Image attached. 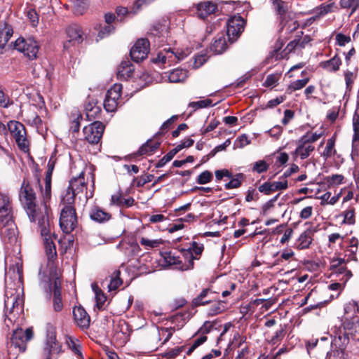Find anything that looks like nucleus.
<instances>
[{
    "label": "nucleus",
    "instance_id": "1",
    "mask_svg": "<svg viewBox=\"0 0 359 359\" xmlns=\"http://www.w3.org/2000/svg\"><path fill=\"white\" fill-rule=\"evenodd\" d=\"M20 198L25 204V208L29 219L32 222L37 221L39 231L43 238L48 259H54L57 256L56 247L54 243V240L57 239V236L54 233L53 226L49 216V210L46 205V202L48 200L45 201L43 198V203L40 206H36L35 203V193L32 187L25 182L20 189Z\"/></svg>",
    "mask_w": 359,
    "mask_h": 359
},
{
    "label": "nucleus",
    "instance_id": "2",
    "mask_svg": "<svg viewBox=\"0 0 359 359\" xmlns=\"http://www.w3.org/2000/svg\"><path fill=\"white\" fill-rule=\"evenodd\" d=\"M359 305L355 301H350L344 305L341 317V327H335L334 339L332 341L331 353H327L329 359H344V350L349 343L350 336L359 334Z\"/></svg>",
    "mask_w": 359,
    "mask_h": 359
},
{
    "label": "nucleus",
    "instance_id": "3",
    "mask_svg": "<svg viewBox=\"0 0 359 359\" xmlns=\"http://www.w3.org/2000/svg\"><path fill=\"white\" fill-rule=\"evenodd\" d=\"M148 37L158 46H170V39L168 36V25L165 20L163 23L155 22L151 27ZM191 53L189 48L185 50L165 47L158 51L156 56L153 58V62L165 66H171L184 60Z\"/></svg>",
    "mask_w": 359,
    "mask_h": 359
},
{
    "label": "nucleus",
    "instance_id": "4",
    "mask_svg": "<svg viewBox=\"0 0 359 359\" xmlns=\"http://www.w3.org/2000/svg\"><path fill=\"white\" fill-rule=\"evenodd\" d=\"M0 233L9 238L15 236V225L13 220L12 206L9 197L0 192Z\"/></svg>",
    "mask_w": 359,
    "mask_h": 359
},
{
    "label": "nucleus",
    "instance_id": "5",
    "mask_svg": "<svg viewBox=\"0 0 359 359\" xmlns=\"http://www.w3.org/2000/svg\"><path fill=\"white\" fill-rule=\"evenodd\" d=\"M23 290L20 286L12 287L6 286L5 291L4 307L6 316L20 313L23 307Z\"/></svg>",
    "mask_w": 359,
    "mask_h": 359
},
{
    "label": "nucleus",
    "instance_id": "6",
    "mask_svg": "<svg viewBox=\"0 0 359 359\" xmlns=\"http://www.w3.org/2000/svg\"><path fill=\"white\" fill-rule=\"evenodd\" d=\"M43 287L47 292H53V308L54 311L60 312L63 309V302L61 297V281L56 273L50 274L48 281L43 282Z\"/></svg>",
    "mask_w": 359,
    "mask_h": 359
},
{
    "label": "nucleus",
    "instance_id": "7",
    "mask_svg": "<svg viewBox=\"0 0 359 359\" xmlns=\"http://www.w3.org/2000/svg\"><path fill=\"white\" fill-rule=\"evenodd\" d=\"M182 255L181 258L176 252L169 251L165 252L163 255L165 263L168 266H174L175 269L181 271H187L192 269L191 253L189 250H182L180 252Z\"/></svg>",
    "mask_w": 359,
    "mask_h": 359
},
{
    "label": "nucleus",
    "instance_id": "8",
    "mask_svg": "<svg viewBox=\"0 0 359 359\" xmlns=\"http://www.w3.org/2000/svg\"><path fill=\"white\" fill-rule=\"evenodd\" d=\"M8 130L20 149L23 151H29V142L26 137L25 128L23 124L16 121H10L8 124Z\"/></svg>",
    "mask_w": 359,
    "mask_h": 359
},
{
    "label": "nucleus",
    "instance_id": "9",
    "mask_svg": "<svg viewBox=\"0 0 359 359\" xmlns=\"http://www.w3.org/2000/svg\"><path fill=\"white\" fill-rule=\"evenodd\" d=\"M14 48L24 54L29 60L36 58L39 45L38 42L32 37L25 39L19 37L13 44Z\"/></svg>",
    "mask_w": 359,
    "mask_h": 359
},
{
    "label": "nucleus",
    "instance_id": "10",
    "mask_svg": "<svg viewBox=\"0 0 359 359\" xmlns=\"http://www.w3.org/2000/svg\"><path fill=\"white\" fill-rule=\"evenodd\" d=\"M245 25L244 19L240 15L231 17L226 22V34L229 41L234 42L243 32Z\"/></svg>",
    "mask_w": 359,
    "mask_h": 359
},
{
    "label": "nucleus",
    "instance_id": "11",
    "mask_svg": "<svg viewBox=\"0 0 359 359\" xmlns=\"http://www.w3.org/2000/svg\"><path fill=\"white\" fill-rule=\"evenodd\" d=\"M77 217L75 208H62L60 217V226L65 233H71L76 226Z\"/></svg>",
    "mask_w": 359,
    "mask_h": 359
},
{
    "label": "nucleus",
    "instance_id": "12",
    "mask_svg": "<svg viewBox=\"0 0 359 359\" xmlns=\"http://www.w3.org/2000/svg\"><path fill=\"white\" fill-rule=\"evenodd\" d=\"M122 86L115 83L106 93L104 100V107L108 112H114L116 110L121 98Z\"/></svg>",
    "mask_w": 359,
    "mask_h": 359
},
{
    "label": "nucleus",
    "instance_id": "13",
    "mask_svg": "<svg viewBox=\"0 0 359 359\" xmlns=\"http://www.w3.org/2000/svg\"><path fill=\"white\" fill-rule=\"evenodd\" d=\"M32 337L33 332L31 328H27L25 331L22 328H18L13 333L10 348L14 346L15 348H18L20 352H24L26 349V342L29 341Z\"/></svg>",
    "mask_w": 359,
    "mask_h": 359
},
{
    "label": "nucleus",
    "instance_id": "14",
    "mask_svg": "<svg viewBox=\"0 0 359 359\" xmlns=\"http://www.w3.org/2000/svg\"><path fill=\"white\" fill-rule=\"evenodd\" d=\"M104 126L100 121H95L83 129L84 138L90 144H97L100 140Z\"/></svg>",
    "mask_w": 359,
    "mask_h": 359
},
{
    "label": "nucleus",
    "instance_id": "15",
    "mask_svg": "<svg viewBox=\"0 0 359 359\" xmlns=\"http://www.w3.org/2000/svg\"><path fill=\"white\" fill-rule=\"evenodd\" d=\"M149 53V41L147 39H138L130 49L131 59L140 62L147 58Z\"/></svg>",
    "mask_w": 359,
    "mask_h": 359
},
{
    "label": "nucleus",
    "instance_id": "16",
    "mask_svg": "<svg viewBox=\"0 0 359 359\" xmlns=\"http://www.w3.org/2000/svg\"><path fill=\"white\" fill-rule=\"evenodd\" d=\"M347 261L344 258L334 257L330 261V269L333 273L341 276L340 280L346 283L352 276L351 271L346 267Z\"/></svg>",
    "mask_w": 359,
    "mask_h": 359
},
{
    "label": "nucleus",
    "instance_id": "17",
    "mask_svg": "<svg viewBox=\"0 0 359 359\" xmlns=\"http://www.w3.org/2000/svg\"><path fill=\"white\" fill-rule=\"evenodd\" d=\"M62 346L56 339V334L53 327H50L47 332L45 353H48V358H56V356L61 352Z\"/></svg>",
    "mask_w": 359,
    "mask_h": 359
},
{
    "label": "nucleus",
    "instance_id": "18",
    "mask_svg": "<svg viewBox=\"0 0 359 359\" xmlns=\"http://www.w3.org/2000/svg\"><path fill=\"white\" fill-rule=\"evenodd\" d=\"M68 40L64 43V48L69 49L70 46L80 44L84 39L83 32L80 25H72L67 29Z\"/></svg>",
    "mask_w": 359,
    "mask_h": 359
},
{
    "label": "nucleus",
    "instance_id": "19",
    "mask_svg": "<svg viewBox=\"0 0 359 359\" xmlns=\"http://www.w3.org/2000/svg\"><path fill=\"white\" fill-rule=\"evenodd\" d=\"M288 188L287 180L279 177L278 181L266 182L258 187L259 192L265 195H270L272 192L283 191Z\"/></svg>",
    "mask_w": 359,
    "mask_h": 359
},
{
    "label": "nucleus",
    "instance_id": "20",
    "mask_svg": "<svg viewBox=\"0 0 359 359\" xmlns=\"http://www.w3.org/2000/svg\"><path fill=\"white\" fill-rule=\"evenodd\" d=\"M54 167H55V161L50 158L47 165V171L46 172L44 187H43L40 184L39 179L37 180L40 189H41L42 197H43L45 201L49 200L51 196V179H52V174H53V171L54 170Z\"/></svg>",
    "mask_w": 359,
    "mask_h": 359
},
{
    "label": "nucleus",
    "instance_id": "21",
    "mask_svg": "<svg viewBox=\"0 0 359 359\" xmlns=\"http://www.w3.org/2000/svg\"><path fill=\"white\" fill-rule=\"evenodd\" d=\"M13 34V27L5 21H0V54Z\"/></svg>",
    "mask_w": 359,
    "mask_h": 359
},
{
    "label": "nucleus",
    "instance_id": "22",
    "mask_svg": "<svg viewBox=\"0 0 359 359\" xmlns=\"http://www.w3.org/2000/svg\"><path fill=\"white\" fill-rule=\"evenodd\" d=\"M314 146L308 142L306 139L301 137L297 142V147L294 151V154L299 156L301 159L308 158L314 151Z\"/></svg>",
    "mask_w": 359,
    "mask_h": 359
},
{
    "label": "nucleus",
    "instance_id": "23",
    "mask_svg": "<svg viewBox=\"0 0 359 359\" xmlns=\"http://www.w3.org/2000/svg\"><path fill=\"white\" fill-rule=\"evenodd\" d=\"M73 315L77 325L81 327H88L90 323V317L82 307H75Z\"/></svg>",
    "mask_w": 359,
    "mask_h": 359
},
{
    "label": "nucleus",
    "instance_id": "24",
    "mask_svg": "<svg viewBox=\"0 0 359 359\" xmlns=\"http://www.w3.org/2000/svg\"><path fill=\"white\" fill-rule=\"evenodd\" d=\"M68 188L76 194L83 192L86 189L83 172H81L78 177H74L69 181Z\"/></svg>",
    "mask_w": 359,
    "mask_h": 359
},
{
    "label": "nucleus",
    "instance_id": "25",
    "mask_svg": "<svg viewBox=\"0 0 359 359\" xmlns=\"http://www.w3.org/2000/svg\"><path fill=\"white\" fill-rule=\"evenodd\" d=\"M135 73V67L130 61L121 63L118 69V77L121 79L128 80L131 79Z\"/></svg>",
    "mask_w": 359,
    "mask_h": 359
},
{
    "label": "nucleus",
    "instance_id": "26",
    "mask_svg": "<svg viewBox=\"0 0 359 359\" xmlns=\"http://www.w3.org/2000/svg\"><path fill=\"white\" fill-rule=\"evenodd\" d=\"M217 6L210 1L203 2L197 6V15L201 19H205L209 15L213 13Z\"/></svg>",
    "mask_w": 359,
    "mask_h": 359
},
{
    "label": "nucleus",
    "instance_id": "27",
    "mask_svg": "<svg viewBox=\"0 0 359 359\" xmlns=\"http://www.w3.org/2000/svg\"><path fill=\"white\" fill-rule=\"evenodd\" d=\"M341 65V58L335 55L330 60L320 62L319 66L328 72H335L339 69Z\"/></svg>",
    "mask_w": 359,
    "mask_h": 359
},
{
    "label": "nucleus",
    "instance_id": "28",
    "mask_svg": "<svg viewBox=\"0 0 359 359\" xmlns=\"http://www.w3.org/2000/svg\"><path fill=\"white\" fill-rule=\"evenodd\" d=\"M337 217H343L342 225L353 226L355 224V209L353 206H349L345 210L342 211Z\"/></svg>",
    "mask_w": 359,
    "mask_h": 359
},
{
    "label": "nucleus",
    "instance_id": "29",
    "mask_svg": "<svg viewBox=\"0 0 359 359\" xmlns=\"http://www.w3.org/2000/svg\"><path fill=\"white\" fill-rule=\"evenodd\" d=\"M90 217L95 222L102 223L109 220L111 215L99 207H94L90 212Z\"/></svg>",
    "mask_w": 359,
    "mask_h": 359
},
{
    "label": "nucleus",
    "instance_id": "30",
    "mask_svg": "<svg viewBox=\"0 0 359 359\" xmlns=\"http://www.w3.org/2000/svg\"><path fill=\"white\" fill-rule=\"evenodd\" d=\"M76 194L74 191L67 189L61 195V205L62 208H74V204L75 201Z\"/></svg>",
    "mask_w": 359,
    "mask_h": 359
},
{
    "label": "nucleus",
    "instance_id": "31",
    "mask_svg": "<svg viewBox=\"0 0 359 359\" xmlns=\"http://www.w3.org/2000/svg\"><path fill=\"white\" fill-rule=\"evenodd\" d=\"M160 142L153 140H149L146 143L142 144L137 151V154L142 155H151L159 147Z\"/></svg>",
    "mask_w": 359,
    "mask_h": 359
},
{
    "label": "nucleus",
    "instance_id": "32",
    "mask_svg": "<svg viewBox=\"0 0 359 359\" xmlns=\"http://www.w3.org/2000/svg\"><path fill=\"white\" fill-rule=\"evenodd\" d=\"M227 48L225 37L222 35L215 38L210 49L215 54H222Z\"/></svg>",
    "mask_w": 359,
    "mask_h": 359
},
{
    "label": "nucleus",
    "instance_id": "33",
    "mask_svg": "<svg viewBox=\"0 0 359 359\" xmlns=\"http://www.w3.org/2000/svg\"><path fill=\"white\" fill-rule=\"evenodd\" d=\"M312 234L310 230H306L299 236L296 245L299 249L308 248L312 242Z\"/></svg>",
    "mask_w": 359,
    "mask_h": 359
},
{
    "label": "nucleus",
    "instance_id": "34",
    "mask_svg": "<svg viewBox=\"0 0 359 359\" xmlns=\"http://www.w3.org/2000/svg\"><path fill=\"white\" fill-rule=\"evenodd\" d=\"M91 287L95 293L96 306L99 309H101L107 300V297L96 283H93Z\"/></svg>",
    "mask_w": 359,
    "mask_h": 359
},
{
    "label": "nucleus",
    "instance_id": "35",
    "mask_svg": "<svg viewBox=\"0 0 359 359\" xmlns=\"http://www.w3.org/2000/svg\"><path fill=\"white\" fill-rule=\"evenodd\" d=\"M121 272L118 270H115L110 276L109 283L107 285V288L109 292L115 291L122 285L123 281L120 278Z\"/></svg>",
    "mask_w": 359,
    "mask_h": 359
},
{
    "label": "nucleus",
    "instance_id": "36",
    "mask_svg": "<svg viewBox=\"0 0 359 359\" xmlns=\"http://www.w3.org/2000/svg\"><path fill=\"white\" fill-rule=\"evenodd\" d=\"M273 6V9L280 18L285 19L288 10L287 4L282 0H271Z\"/></svg>",
    "mask_w": 359,
    "mask_h": 359
},
{
    "label": "nucleus",
    "instance_id": "37",
    "mask_svg": "<svg viewBox=\"0 0 359 359\" xmlns=\"http://www.w3.org/2000/svg\"><path fill=\"white\" fill-rule=\"evenodd\" d=\"M187 76V72L182 69H176L172 70L168 75V80L171 83L182 82L185 80Z\"/></svg>",
    "mask_w": 359,
    "mask_h": 359
},
{
    "label": "nucleus",
    "instance_id": "38",
    "mask_svg": "<svg viewBox=\"0 0 359 359\" xmlns=\"http://www.w3.org/2000/svg\"><path fill=\"white\" fill-rule=\"evenodd\" d=\"M335 138L332 137L327 141L326 147L322 154V156L326 160L336 154V149H334Z\"/></svg>",
    "mask_w": 359,
    "mask_h": 359
},
{
    "label": "nucleus",
    "instance_id": "39",
    "mask_svg": "<svg viewBox=\"0 0 359 359\" xmlns=\"http://www.w3.org/2000/svg\"><path fill=\"white\" fill-rule=\"evenodd\" d=\"M212 106H214V104H212V100L210 99L191 102L189 104V107L192 109L191 113L194 112L199 109L207 108Z\"/></svg>",
    "mask_w": 359,
    "mask_h": 359
},
{
    "label": "nucleus",
    "instance_id": "40",
    "mask_svg": "<svg viewBox=\"0 0 359 359\" xmlns=\"http://www.w3.org/2000/svg\"><path fill=\"white\" fill-rule=\"evenodd\" d=\"M182 250H189L191 252L193 257L191 258L192 268L194 267V260L198 259L199 256L201 255L203 250V245L202 244H198L196 242H193L191 246L188 249H183Z\"/></svg>",
    "mask_w": 359,
    "mask_h": 359
},
{
    "label": "nucleus",
    "instance_id": "41",
    "mask_svg": "<svg viewBox=\"0 0 359 359\" xmlns=\"http://www.w3.org/2000/svg\"><path fill=\"white\" fill-rule=\"evenodd\" d=\"M74 13L76 15H83L88 8V2L87 0H74Z\"/></svg>",
    "mask_w": 359,
    "mask_h": 359
},
{
    "label": "nucleus",
    "instance_id": "42",
    "mask_svg": "<svg viewBox=\"0 0 359 359\" xmlns=\"http://www.w3.org/2000/svg\"><path fill=\"white\" fill-rule=\"evenodd\" d=\"M66 343L69 348L79 357L82 356V353L81 351V344L80 341L75 338L68 337L66 340Z\"/></svg>",
    "mask_w": 359,
    "mask_h": 359
},
{
    "label": "nucleus",
    "instance_id": "43",
    "mask_svg": "<svg viewBox=\"0 0 359 359\" xmlns=\"http://www.w3.org/2000/svg\"><path fill=\"white\" fill-rule=\"evenodd\" d=\"M344 80L346 83V88L348 91H351L354 81L357 77V74L355 72H351L350 70H346L344 72Z\"/></svg>",
    "mask_w": 359,
    "mask_h": 359
},
{
    "label": "nucleus",
    "instance_id": "44",
    "mask_svg": "<svg viewBox=\"0 0 359 359\" xmlns=\"http://www.w3.org/2000/svg\"><path fill=\"white\" fill-rule=\"evenodd\" d=\"M99 29L100 30L96 37L97 41L108 36L114 31V27L111 25H100Z\"/></svg>",
    "mask_w": 359,
    "mask_h": 359
},
{
    "label": "nucleus",
    "instance_id": "45",
    "mask_svg": "<svg viewBox=\"0 0 359 359\" xmlns=\"http://www.w3.org/2000/svg\"><path fill=\"white\" fill-rule=\"evenodd\" d=\"M269 163L264 160H260L255 162L252 165V171L257 173H263L269 168Z\"/></svg>",
    "mask_w": 359,
    "mask_h": 359
},
{
    "label": "nucleus",
    "instance_id": "46",
    "mask_svg": "<svg viewBox=\"0 0 359 359\" xmlns=\"http://www.w3.org/2000/svg\"><path fill=\"white\" fill-rule=\"evenodd\" d=\"M309 82V79H299L291 83L287 88V91L292 93L303 88Z\"/></svg>",
    "mask_w": 359,
    "mask_h": 359
},
{
    "label": "nucleus",
    "instance_id": "47",
    "mask_svg": "<svg viewBox=\"0 0 359 359\" xmlns=\"http://www.w3.org/2000/svg\"><path fill=\"white\" fill-rule=\"evenodd\" d=\"M358 248L346 246L344 250V257H346L347 262L351 261L358 262Z\"/></svg>",
    "mask_w": 359,
    "mask_h": 359
},
{
    "label": "nucleus",
    "instance_id": "48",
    "mask_svg": "<svg viewBox=\"0 0 359 359\" xmlns=\"http://www.w3.org/2000/svg\"><path fill=\"white\" fill-rule=\"evenodd\" d=\"M280 77V75L279 74H269V76H267L264 83V86L270 88L275 87L278 84Z\"/></svg>",
    "mask_w": 359,
    "mask_h": 359
},
{
    "label": "nucleus",
    "instance_id": "49",
    "mask_svg": "<svg viewBox=\"0 0 359 359\" xmlns=\"http://www.w3.org/2000/svg\"><path fill=\"white\" fill-rule=\"evenodd\" d=\"M209 292H210V290H208V289L203 290L202 292L200 293V294L197 297L194 299L193 304L196 306H198L200 305H204L205 304H208L209 302V301L204 300V299L207 297Z\"/></svg>",
    "mask_w": 359,
    "mask_h": 359
},
{
    "label": "nucleus",
    "instance_id": "50",
    "mask_svg": "<svg viewBox=\"0 0 359 359\" xmlns=\"http://www.w3.org/2000/svg\"><path fill=\"white\" fill-rule=\"evenodd\" d=\"M334 4V3H329L327 4H321L320 6L317 7L316 8L317 17L325 15L331 12Z\"/></svg>",
    "mask_w": 359,
    "mask_h": 359
},
{
    "label": "nucleus",
    "instance_id": "51",
    "mask_svg": "<svg viewBox=\"0 0 359 359\" xmlns=\"http://www.w3.org/2000/svg\"><path fill=\"white\" fill-rule=\"evenodd\" d=\"M207 61V55L205 54H199L195 55L192 64L190 66L194 69H198L201 67Z\"/></svg>",
    "mask_w": 359,
    "mask_h": 359
},
{
    "label": "nucleus",
    "instance_id": "52",
    "mask_svg": "<svg viewBox=\"0 0 359 359\" xmlns=\"http://www.w3.org/2000/svg\"><path fill=\"white\" fill-rule=\"evenodd\" d=\"M212 179V172L208 170H205L198 175L196 182L199 184H205L210 182Z\"/></svg>",
    "mask_w": 359,
    "mask_h": 359
},
{
    "label": "nucleus",
    "instance_id": "53",
    "mask_svg": "<svg viewBox=\"0 0 359 359\" xmlns=\"http://www.w3.org/2000/svg\"><path fill=\"white\" fill-rule=\"evenodd\" d=\"M344 177L340 174L332 175L327 177V182L331 186H338L344 183Z\"/></svg>",
    "mask_w": 359,
    "mask_h": 359
},
{
    "label": "nucleus",
    "instance_id": "54",
    "mask_svg": "<svg viewBox=\"0 0 359 359\" xmlns=\"http://www.w3.org/2000/svg\"><path fill=\"white\" fill-rule=\"evenodd\" d=\"M141 245L145 246L147 249L154 248L158 247L161 243V240H150L147 238H142L140 239Z\"/></svg>",
    "mask_w": 359,
    "mask_h": 359
},
{
    "label": "nucleus",
    "instance_id": "55",
    "mask_svg": "<svg viewBox=\"0 0 359 359\" xmlns=\"http://www.w3.org/2000/svg\"><path fill=\"white\" fill-rule=\"evenodd\" d=\"M123 194L121 191H117L111 196V201L109 205L111 206L115 205L118 207H122Z\"/></svg>",
    "mask_w": 359,
    "mask_h": 359
},
{
    "label": "nucleus",
    "instance_id": "56",
    "mask_svg": "<svg viewBox=\"0 0 359 359\" xmlns=\"http://www.w3.org/2000/svg\"><path fill=\"white\" fill-rule=\"evenodd\" d=\"M242 174L237 175L236 177L232 178L228 183L225 184V188L226 189L238 188L241 184V179H242Z\"/></svg>",
    "mask_w": 359,
    "mask_h": 359
},
{
    "label": "nucleus",
    "instance_id": "57",
    "mask_svg": "<svg viewBox=\"0 0 359 359\" xmlns=\"http://www.w3.org/2000/svg\"><path fill=\"white\" fill-rule=\"evenodd\" d=\"M207 340L205 335H202L196 339L192 345L189 348L187 354H191L197 347L203 344Z\"/></svg>",
    "mask_w": 359,
    "mask_h": 359
},
{
    "label": "nucleus",
    "instance_id": "58",
    "mask_svg": "<svg viewBox=\"0 0 359 359\" xmlns=\"http://www.w3.org/2000/svg\"><path fill=\"white\" fill-rule=\"evenodd\" d=\"M340 5L342 8H352L355 11L359 7V0H340Z\"/></svg>",
    "mask_w": 359,
    "mask_h": 359
},
{
    "label": "nucleus",
    "instance_id": "59",
    "mask_svg": "<svg viewBox=\"0 0 359 359\" xmlns=\"http://www.w3.org/2000/svg\"><path fill=\"white\" fill-rule=\"evenodd\" d=\"M231 144V141L229 139L226 140L223 144H219L214 148L210 154L209 156L213 157L217 152L224 150L227 147H229Z\"/></svg>",
    "mask_w": 359,
    "mask_h": 359
},
{
    "label": "nucleus",
    "instance_id": "60",
    "mask_svg": "<svg viewBox=\"0 0 359 359\" xmlns=\"http://www.w3.org/2000/svg\"><path fill=\"white\" fill-rule=\"evenodd\" d=\"M158 333L160 336L164 337L163 344L166 343L172 337V332L171 328H161L158 330Z\"/></svg>",
    "mask_w": 359,
    "mask_h": 359
},
{
    "label": "nucleus",
    "instance_id": "61",
    "mask_svg": "<svg viewBox=\"0 0 359 359\" xmlns=\"http://www.w3.org/2000/svg\"><path fill=\"white\" fill-rule=\"evenodd\" d=\"M323 135V133H313L311 135H309L307 133L306 135L302 136V137L304 139H306V140L309 142L310 144H312L313 142H316L318 139H320Z\"/></svg>",
    "mask_w": 359,
    "mask_h": 359
},
{
    "label": "nucleus",
    "instance_id": "62",
    "mask_svg": "<svg viewBox=\"0 0 359 359\" xmlns=\"http://www.w3.org/2000/svg\"><path fill=\"white\" fill-rule=\"evenodd\" d=\"M312 214H313V207L312 206H306V207L304 208L299 212V217L302 219H307L312 216Z\"/></svg>",
    "mask_w": 359,
    "mask_h": 359
},
{
    "label": "nucleus",
    "instance_id": "63",
    "mask_svg": "<svg viewBox=\"0 0 359 359\" xmlns=\"http://www.w3.org/2000/svg\"><path fill=\"white\" fill-rule=\"evenodd\" d=\"M336 40L337 44L340 46H344L351 41V38L348 36H346L341 33H339L336 35Z\"/></svg>",
    "mask_w": 359,
    "mask_h": 359
},
{
    "label": "nucleus",
    "instance_id": "64",
    "mask_svg": "<svg viewBox=\"0 0 359 359\" xmlns=\"http://www.w3.org/2000/svg\"><path fill=\"white\" fill-rule=\"evenodd\" d=\"M140 247L137 243H131L129 245V247L127 248L125 253L128 256H133L137 255L140 252Z\"/></svg>",
    "mask_w": 359,
    "mask_h": 359
}]
</instances>
